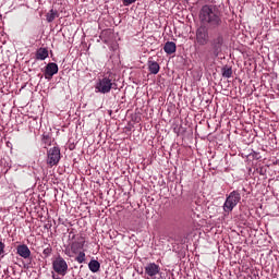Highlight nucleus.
<instances>
[{
  "instance_id": "f257e3e1",
  "label": "nucleus",
  "mask_w": 279,
  "mask_h": 279,
  "mask_svg": "<svg viewBox=\"0 0 279 279\" xmlns=\"http://www.w3.org/2000/svg\"><path fill=\"white\" fill-rule=\"evenodd\" d=\"M199 21L205 27H210L211 29H217L221 27L223 21L221 20L223 14L219 7L213 4H205L199 11Z\"/></svg>"
},
{
  "instance_id": "f03ea898",
  "label": "nucleus",
  "mask_w": 279,
  "mask_h": 279,
  "mask_svg": "<svg viewBox=\"0 0 279 279\" xmlns=\"http://www.w3.org/2000/svg\"><path fill=\"white\" fill-rule=\"evenodd\" d=\"M117 86V83L112 81V76H104L102 78H99L95 88L97 93H101L102 95H106L107 93H110L112 88Z\"/></svg>"
},
{
  "instance_id": "7ed1b4c3",
  "label": "nucleus",
  "mask_w": 279,
  "mask_h": 279,
  "mask_svg": "<svg viewBox=\"0 0 279 279\" xmlns=\"http://www.w3.org/2000/svg\"><path fill=\"white\" fill-rule=\"evenodd\" d=\"M239 202H241V193L238 191L231 192L223 204L225 213H232Z\"/></svg>"
},
{
  "instance_id": "20e7f679",
  "label": "nucleus",
  "mask_w": 279,
  "mask_h": 279,
  "mask_svg": "<svg viewBox=\"0 0 279 279\" xmlns=\"http://www.w3.org/2000/svg\"><path fill=\"white\" fill-rule=\"evenodd\" d=\"M210 41V35L208 34V26L203 24L196 29V43L202 47L208 45Z\"/></svg>"
},
{
  "instance_id": "39448f33",
  "label": "nucleus",
  "mask_w": 279,
  "mask_h": 279,
  "mask_svg": "<svg viewBox=\"0 0 279 279\" xmlns=\"http://www.w3.org/2000/svg\"><path fill=\"white\" fill-rule=\"evenodd\" d=\"M223 47V35H218L210 41L209 53L214 58H218Z\"/></svg>"
},
{
  "instance_id": "423d86ee",
  "label": "nucleus",
  "mask_w": 279,
  "mask_h": 279,
  "mask_svg": "<svg viewBox=\"0 0 279 279\" xmlns=\"http://www.w3.org/2000/svg\"><path fill=\"white\" fill-rule=\"evenodd\" d=\"M52 268L56 274H59V276H66V271H69V265L66 264V260H64V258L61 256H58L52 262Z\"/></svg>"
},
{
  "instance_id": "0eeeda50",
  "label": "nucleus",
  "mask_w": 279,
  "mask_h": 279,
  "mask_svg": "<svg viewBox=\"0 0 279 279\" xmlns=\"http://www.w3.org/2000/svg\"><path fill=\"white\" fill-rule=\"evenodd\" d=\"M46 162L49 167H56L60 162V147L54 146L47 151Z\"/></svg>"
},
{
  "instance_id": "6e6552de",
  "label": "nucleus",
  "mask_w": 279,
  "mask_h": 279,
  "mask_svg": "<svg viewBox=\"0 0 279 279\" xmlns=\"http://www.w3.org/2000/svg\"><path fill=\"white\" fill-rule=\"evenodd\" d=\"M145 274L148 278H154V276L160 274V266L156 263H149L145 266Z\"/></svg>"
},
{
  "instance_id": "1a4fd4ad",
  "label": "nucleus",
  "mask_w": 279,
  "mask_h": 279,
  "mask_svg": "<svg viewBox=\"0 0 279 279\" xmlns=\"http://www.w3.org/2000/svg\"><path fill=\"white\" fill-rule=\"evenodd\" d=\"M57 73H58L57 63L51 62L46 65V70L44 73L46 80H51Z\"/></svg>"
},
{
  "instance_id": "9d476101",
  "label": "nucleus",
  "mask_w": 279,
  "mask_h": 279,
  "mask_svg": "<svg viewBox=\"0 0 279 279\" xmlns=\"http://www.w3.org/2000/svg\"><path fill=\"white\" fill-rule=\"evenodd\" d=\"M16 251L22 258H29L32 256V251H29L26 244L17 245Z\"/></svg>"
},
{
  "instance_id": "9b49d317",
  "label": "nucleus",
  "mask_w": 279,
  "mask_h": 279,
  "mask_svg": "<svg viewBox=\"0 0 279 279\" xmlns=\"http://www.w3.org/2000/svg\"><path fill=\"white\" fill-rule=\"evenodd\" d=\"M148 70L153 75H158V73H160V64H158V62L149 59L148 60Z\"/></svg>"
},
{
  "instance_id": "f8f14e48",
  "label": "nucleus",
  "mask_w": 279,
  "mask_h": 279,
  "mask_svg": "<svg viewBox=\"0 0 279 279\" xmlns=\"http://www.w3.org/2000/svg\"><path fill=\"white\" fill-rule=\"evenodd\" d=\"M49 58V50L47 48H39L36 51V60H47Z\"/></svg>"
},
{
  "instance_id": "ddd939ff",
  "label": "nucleus",
  "mask_w": 279,
  "mask_h": 279,
  "mask_svg": "<svg viewBox=\"0 0 279 279\" xmlns=\"http://www.w3.org/2000/svg\"><path fill=\"white\" fill-rule=\"evenodd\" d=\"M175 43L173 41H167L163 46V51H166L169 56H171V53H175Z\"/></svg>"
},
{
  "instance_id": "4468645a",
  "label": "nucleus",
  "mask_w": 279,
  "mask_h": 279,
  "mask_svg": "<svg viewBox=\"0 0 279 279\" xmlns=\"http://www.w3.org/2000/svg\"><path fill=\"white\" fill-rule=\"evenodd\" d=\"M82 247H84V244L82 242H73L70 245V250H71L72 254H78L80 250H82Z\"/></svg>"
},
{
  "instance_id": "2eb2a0df",
  "label": "nucleus",
  "mask_w": 279,
  "mask_h": 279,
  "mask_svg": "<svg viewBox=\"0 0 279 279\" xmlns=\"http://www.w3.org/2000/svg\"><path fill=\"white\" fill-rule=\"evenodd\" d=\"M88 267L93 274H97L99 271V268L101 267V264H99L97 260L93 259L89 262Z\"/></svg>"
},
{
  "instance_id": "dca6fc26",
  "label": "nucleus",
  "mask_w": 279,
  "mask_h": 279,
  "mask_svg": "<svg viewBox=\"0 0 279 279\" xmlns=\"http://www.w3.org/2000/svg\"><path fill=\"white\" fill-rule=\"evenodd\" d=\"M46 19L48 21V23H53V21H56V19H58V11L56 10H50L47 15Z\"/></svg>"
},
{
  "instance_id": "f3484780",
  "label": "nucleus",
  "mask_w": 279,
  "mask_h": 279,
  "mask_svg": "<svg viewBox=\"0 0 279 279\" xmlns=\"http://www.w3.org/2000/svg\"><path fill=\"white\" fill-rule=\"evenodd\" d=\"M222 77H227V78L232 77V68H228V66L222 68Z\"/></svg>"
},
{
  "instance_id": "a211bd4d",
  "label": "nucleus",
  "mask_w": 279,
  "mask_h": 279,
  "mask_svg": "<svg viewBox=\"0 0 279 279\" xmlns=\"http://www.w3.org/2000/svg\"><path fill=\"white\" fill-rule=\"evenodd\" d=\"M76 262L80 264L84 263L86 260V254L84 252H78V255L75 258Z\"/></svg>"
},
{
  "instance_id": "6ab92c4d",
  "label": "nucleus",
  "mask_w": 279,
  "mask_h": 279,
  "mask_svg": "<svg viewBox=\"0 0 279 279\" xmlns=\"http://www.w3.org/2000/svg\"><path fill=\"white\" fill-rule=\"evenodd\" d=\"M51 252H53V248H51L50 246L46 247L43 251V254H44L45 258H49V256H51Z\"/></svg>"
},
{
  "instance_id": "aec40b11",
  "label": "nucleus",
  "mask_w": 279,
  "mask_h": 279,
  "mask_svg": "<svg viewBox=\"0 0 279 279\" xmlns=\"http://www.w3.org/2000/svg\"><path fill=\"white\" fill-rule=\"evenodd\" d=\"M3 254H5V243L0 241V256L3 257Z\"/></svg>"
},
{
  "instance_id": "412c9836",
  "label": "nucleus",
  "mask_w": 279,
  "mask_h": 279,
  "mask_svg": "<svg viewBox=\"0 0 279 279\" xmlns=\"http://www.w3.org/2000/svg\"><path fill=\"white\" fill-rule=\"evenodd\" d=\"M124 5H132V3H136V0H123Z\"/></svg>"
},
{
  "instance_id": "4be33fe9",
  "label": "nucleus",
  "mask_w": 279,
  "mask_h": 279,
  "mask_svg": "<svg viewBox=\"0 0 279 279\" xmlns=\"http://www.w3.org/2000/svg\"><path fill=\"white\" fill-rule=\"evenodd\" d=\"M47 138H49V137L48 136H44V141L47 140Z\"/></svg>"
},
{
  "instance_id": "5701e85b",
  "label": "nucleus",
  "mask_w": 279,
  "mask_h": 279,
  "mask_svg": "<svg viewBox=\"0 0 279 279\" xmlns=\"http://www.w3.org/2000/svg\"><path fill=\"white\" fill-rule=\"evenodd\" d=\"M0 19H1V14H0Z\"/></svg>"
}]
</instances>
